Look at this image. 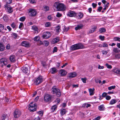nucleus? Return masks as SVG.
Listing matches in <instances>:
<instances>
[{
	"instance_id": "4c0bfd02",
	"label": "nucleus",
	"mask_w": 120,
	"mask_h": 120,
	"mask_svg": "<svg viewBox=\"0 0 120 120\" xmlns=\"http://www.w3.org/2000/svg\"><path fill=\"white\" fill-rule=\"evenodd\" d=\"M44 9L45 11H48L49 10V8L48 6H44Z\"/></svg>"
},
{
	"instance_id": "39448f33",
	"label": "nucleus",
	"mask_w": 120,
	"mask_h": 120,
	"mask_svg": "<svg viewBox=\"0 0 120 120\" xmlns=\"http://www.w3.org/2000/svg\"><path fill=\"white\" fill-rule=\"evenodd\" d=\"M51 36V34L49 32L47 31L43 33L42 37L43 38L48 39Z\"/></svg>"
},
{
	"instance_id": "f257e3e1",
	"label": "nucleus",
	"mask_w": 120,
	"mask_h": 120,
	"mask_svg": "<svg viewBox=\"0 0 120 120\" xmlns=\"http://www.w3.org/2000/svg\"><path fill=\"white\" fill-rule=\"evenodd\" d=\"M53 6L56 9L57 11H63L65 10L66 7L63 4L59 2L55 3Z\"/></svg>"
},
{
	"instance_id": "c03bdc74",
	"label": "nucleus",
	"mask_w": 120,
	"mask_h": 120,
	"mask_svg": "<svg viewBox=\"0 0 120 120\" xmlns=\"http://www.w3.org/2000/svg\"><path fill=\"white\" fill-rule=\"evenodd\" d=\"M81 80L83 83H85L86 82V81L87 80V79L86 78H81Z\"/></svg>"
},
{
	"instance_id": "a211bd4d",
	"label": "nucleus",
	"mask_w": 120,
	"mask_h": 120,
	"mask_svg": "<svg viewBox=\"0 0 120 120\" xmlns=\"http://www.w3.org/2000/svg\"><path fill=\"white\" fill-rule=\"evenodd\" d=\"M58 71L55 68H53L50 69V72L52 74L56 73Z\"/></svg>"
},
{
	"instance_id": "58836bf2",
	"label": "nucleus",
	"mask_w": 120,
	"mask_h": 120,
	"mask_svg": "<svg viewBox=\"0 0 120 120\" xmlns=\"http://www.w3.org/2000/svg\"><path fill=\"white\" fill-rule=\"evenodd\" d=\"M26 19V18L24 16H23L21 17L19 19V20L23 22Z\"/></svg>"
},
{
	"instance_id": "7ed1b4c3",
	"label": "nucleus",
	"mask_w": 120,
	"mask_h": 120,
	"mask_svg": "<svg viewBox=\"0 0 120 120\" xmlns=\"http://www.w3.org/2000/svg\"><path fill=\"white\" fill-rule=\"evenodd\" d=\"M52 92L53 94H56L58 97H59L60 96L61 93L60 90L59 89L57 88L56 86H54L52 88Z\"/></svg>"
},
{
	"instance_id": "f03ea898",
	"label": "nucleus",
	"mask_w": 120,
	"mask_h": 120,
	"mask_svg": "<svg viewBox=\"0 0 120 120\" xmlns=\"http://www.w3.org/2000/svg\"><path fill=\"white\" fill-rule=\"evenodd\" d=\"M85 48L84 46L81 43H78L71 46V47L72 50H74L77 49H81Z\"/></svg>"
},
{
	"instance_id": "49530a36",
	"label": "nucleus",
	"mask_w": 120,
	"mask_h": 120,
	"mask_svg": "<svg viewBox=\"0 0 120 120\" xmlns=\"http://www.w3.org/2000/svg\"><path fill=\"white\" fill-rule=\"evenodd\" d=\"M62 16V15L59 12H57L56 15V16L58 18H60Z\"/></svg>"
},
{
	"instance_id": "09e8293b",
	"label": "nucleus",
	"mask_w": 120,
	"mask_h": 120,
	"mask_svg": "<svg viewBox=\"0 0 120 120\" xmlns=\"http://www.w3.org/2000/svg\"><path fill=\"white\" fill-rule=\"evenodd\" d=\"M69 28H68L66 27V26H64V29H63V30L65 32H67Z\"/></svg>"
},
{
	"instance_id": "5701e85b",
	"label": "nucleus",
	"mask_w": 120,
	"mask_h": 120,
	"mask_svg": "<svg viewBox=\"0 0 120 120\" xmlns=\"http://www.w3.org/2000/svg\"><path fill=\"white\" fill-rule=\"evenodd\" d=\"M7 9L8 12L9 13H11L13 12V10L12 7L10 6H7Z\"/></svg>"
},
{
	"instance_id": "473e14b6",
	"label": "nucleus",
	"mask_w": 120,
	"mask_h": 120,
	"mask_svg": "<svg viewBox=\"0 0 120 120\" xmlns=\"http://www.w3.org/2000/svg\"><path fill=\"white\" fill-rule=\"evenodd\" d=\"M99 31L100 33L105 32L106 31V29L103 28H101L99 29Z\"/></svg>"
},
{
	"instance_id": "aec40b11",
	"label": "nucleus",
	"mask_w": 120,
	"mask_h": 120,
	"mask_svg": "<svg viewBox=\"0 0 120 120\" xmlns=\"http://www.w3.org/2000/svg\"><path fill=\"white\" fill-rule=\"evenodd\" d=\"M52 42L53 43L55 44L57 43L59 41V37H56L52 40Z\"/></svg>"
},
{
	"instance_id": "bf43d9fd",
	"label": "nucleus",
	"mask_w": 120,
	"mask_h": 120,
	"mask_svg": "<svg viewBox=\"0 0 120 120\" xmlns=\"http://www.w3.org/2000/svg\"><path fill=\"white\" fill-rule=\"evenodd\" d=\"M107 94V93L105 92H104L102 94V96L104 97H106Z\"/></svg>"
},
{
	"instance_id": "de8ad7c7",
	"label": "nucleus",
	"mask_w": 120,
	"mask_h": 120,
	"mask_svg": "<svg viewBox=\"0 0 120 120\" xmlns=\"http://www.w3.org/2000/svg\"><path fill=\"white\" fill-rule=\"evenodd\" d=\"M102 9V7L101 6H99L98 7L97 9V11L100 12L101 11V10Z\"/></svg>"
},
{
	"instance_id": "2eb2a0df",
	"label": "nucleus",
	"mask_w": 120,
	"mask_h": 120,
	"mask_svg": "<svg viewBox=\"0 0 120 120\" xmlns=\"http://www.w3.org/2000/svg\"><path fill=\"white\" fill-rule=\"evenodd\" d=\"M83 26V25L82 24L78 25L75 27V29L77 30L82 29Z\"/></svg>"
},
{
	"instance_id": "dca6fc26",
	"label": "nucleus",
	"mask_w": 120,
	"mask_h": 120,
	"mask_svg": "<svg viewBox=\"0 0 120 120\" xmlns=\"http://www.w3.org/2000/svg\"><path fill=\"white\" fill-rule=\"evenodd\" d=\"M112 71L117 74L120 75V69H115L112 70Z\"/></svg>"
},
{
	"instance_id": "b1692460",
	"label": "nucleus",
	"mask_w": 120,
	"mask_h": 120,
	"mask_svg": "<svg viewBox=\"0 0 120 120\" xmlns=\"http://www.w3.org/2000/svg\"><path fill=\"white\" fill-rule=\"evenodd\" d=\"M117 101L115 99L111 100L109 104L110 105H113L116 103Z\"/></svg>"
},
{
	"instance_id": "a878e982",
	"label": "nucleus",
	"mask_w": 120,
	"mask_h": 120,
	"mask_svg": "<svg viewBox=\"0 0 120 120\" xmlns=\"http://www.w3.org/2000/svg\"><path fill=\"white\" fill-rule=\"evenodd\" d=\"M109 4V3H108L106 5H105L103 6V7L104 8H103V10L102 11V13H104V11L107 8H108Z\"/></svg>"
},
{
	"instance_id": "4d7b16f0",
	"label": "nucleus",
	"mask_w": 120,
	"mask_h": 120,
	"mask_svg": "<svg viewBox=\"0 0 120 120\" xmlns=\"http://www.w3.org/2000/svg\"><path fill=\"white\" fill-rule=\"evenodd\" d=\"M106 99L107 100H110L111 98V97L109 96H107L106 97Z\"/></svg>"
},
{
	"instance_id": "864d4df0",
	"label": "nucleus",
	"mask_w": 120,
	"mask_h": 120,
	"mask_svg": "<svg viewBox=\"0 0 120 120\" xmlns=\"http://www.w3.org/2000/svg\"><path fill=\"white\" fill-rule=\"evenodd\" d=\"M32 29L34 30L35 31H37L38 30V29L37 27L36 26H33L32 27Z\"/></svg>"
},
{
	"instance_id": "c9c22d12",
	"label": "nucleus",
	"mask_w": 120,
	"mask_h": 120,
	"mask_svg": "<svg viewBox=\"0 0 120 120\" xmlns=\"http://www.w3.org/2000/svg\"><path fill=\"white\" fill-rule=\"evenodd\" d=\"M51 26L50 23L49 22H46L45 24V26L46 27H50Z\"/></svg>"
},
{
	"instance_id": "bb28decb",
	"label": "nucleus",
	"mask_w": 120,
	"mask_h": 120,
	"mask_svg": "<svg viewBox=\"0 0 120 120\" xmlns=\"http://www.w3.org/2000/svg\"><path fill=\"white\" fill-rule=\"evenodd\" d=\"M83 16V14L81 12H80L78 14V16H77V18L78 19H81L82 18Z\"/></svg>"
},
{
	"instance_id": "37998d69",
	"label": "nucleus",
	"mask_w": 120,
	"mask_h": 120,
	"mask_svg": "<svg viewBox=\"0 0 120 120\" xmlns=\"http://www.w3.org/2000/svg\"><path fill=\"white\" fill-rule=\"evenodd\" d=\"M57 108V106L56 105H55L53 106L51 108V109H53V111H54Z\"/></svg>"
},
{
	"instance_id": "5fc2aeb1",
	"label": "nucleus",
	"mask_w": 120,
	"mask_h": 120,
	"mask_svg": "<svg viewBox=\"0 0 120 120\" xmlns=\"http://www.w3.org/2000/svg\"><path fill=\"white\" fill-rule=\"evenodd\" d=\"M57 48L56 47H54L53 50V52L54 53L55 52H57Z\"/></svg>"
},
{
	"instance_id": "0e129e2a",
	"label": "nucleus",
	"mask_w": 120,
	"mask_h": 120,
	"mask_svg": "<svg viewBox=\"0 0 120 120\" xmlns=\"http://www.w3.org/2000/svg\"><path fill=\"white\" fill-rule=\"evenodd\" d=\"M7 3L8 4H9L12 3V0H6Z\"/></svg>"
},
{
	"instance_id": "c756f323",
	"label": "nucleus",
	"mask_w": 120,
	"mask_h": 120,
	"mask_svg": "<svg viewBox=\"0 0 120 120\" xmlns=\"http://www.w3.org/2000/svg\"><path fill=\"white\" fill-rule=\"evenodd\" d=\"M96 26H94L92 27V29L90 30V31H89L90 33H91L94 32L95 30L96 29Z\"/></svg>"
},
{
	"instance_id": "1a4fd4ad",
	"label": "nucleus",
	"mask_w": 120,
	"mask_h": 120,
	"mask_svg": "<svg viewBox=\"0 0 120 120\" xmlns=\"http://www.w3.org/2000/svg\"><path fill=\"white\" fill-rule=\"evenodd\" d=\"M51 95L49 94H46L44 97V100L45 101H50L51 99Z\"/></svg>"
},
{
	"instance_id": "6e6d98bb",
	"label": "nucleus",
	"mask_w": 120,
	"mask_h": 120,
	"mask_svg": "<svg viewBox=\"0 0 120 120\" xmlns=\"http://www.w3.org/2000/svg\"><path fill=\"white\" fill-rule=\"evenodd\" d=\"M11 27L13 29L16 28V25L14 23H13L12 24H11Z\"/></svg>"
},
{
	"instance_id": "7c9ffc66",
	"label": "nucleus",
	"mask_w": 120,
	"mask_h": 120,
	"mask_svg": "<svg viewBox=\"0 0 120 120\" xmlns=\"http://www.w3.org/2000/svg\"><path fill=\"white\" fill-rule=\"evenodd\" d=\"M115 58L116 59H120V53L116 54L115 55Z\"/></svg>"
},
{
	"instance_id": "f3484780",
	"label": "nucleus",
	"mask_w": 120,
	"mask_h": 120,
	"mask_svg": "<svg viewBox=\"0 0 120 120\" xmlns=\"http://www.w3.org/2000/svg\"><path fill=\"white\" fill-rule=\"evenodd\" d=\"M61 76L65 75L67 74V72L65 70H60L59 71Z\"/></svg>"
},
{
	"instance_id": "cd10ccee",
	"label": "nucleus",
	"mask_w": 120,
	"mask_h": 120,
	"mask_svg": "<svg viewBox=\"0 0 120 120\" xmlns=\"http://www.w3.org/2000/svg\"><path fill=\"white\" fill-rule=\"evenodd\" d=\"M70 77V78L72 77H75L76 75V73H71L69 75Z\"/></svg>"
},
{
	"instance_id": "f704fd0d",
	"label": "nucleus",
	"mask_w": 120,
	"mask_h": 120,
	"mask_svg": "<svg viewBox=\"0 0 120 120\" xmlns=\"http://www.w3.org/2000/svg\"><path fill=\"white\" fill-rule=\"evenodd\" d=\"M56 32H58L60 30V27L59 26H56Z\"/></svg>"
},
{
	"instance_id": "423d86ee",
	"label": "nucleus",
	"mask_w": 120,
	"mask_h": 120,
	"mask_svg": "<svg viewBox=\"0 0 120 120\" xmlns=\"http://www.w3.org/2000/svg\"><path fill=\"white\" fill-rule=\"evenodd\" d=\"M14 117L16 118H17L20 116L21 114V113L20 110L17 109L14 111Z\"/></svg>"
},
{
	"instance_id": "a19ab883",
	"label": "nucleus",
	"mask_w": 120,
	"mask_h": 120,
	"mask_svg": "<svg viewBox=\"0 0 120 120\" xmlns=\"http://www.w3.org/2000/svg\"><path fill=\"white\" fill-rule=\"evenodd\" d=\"M12 36L15 39L16 38L17 36V35L15 33H13L12 34Z\"/></svg>"
},
{
	"instance_id": "4468645a",
	"label": "nucleus",
	"mask_w": 120,
	"mask_h": 120,
	"mask_svg": "<svg viewBox=\"0 0 120 120\" xmlns=\"http://www.w3.org/2000/svg\"><path fill=\"white\" fill-rule=\"evenodd\" d=\"M21 70L23 73L25 74L29 72L28 68L23 67L21 68Z\"/></svg>"
},
{
	"instance_id": "774afa93",
	"label": "nucleus",
	"mask_w": 120,
	"mask_h": 120,
	"mask_svg": "<svg viewBox=\"0 0 120 120\" xmlns=\"http://www.w3.org/2000/svg\"><path fill=\"white\" fill-rule=\"evenodd\" d=\"M100 119V117L98 116L94 119V120H99Z\"/></svg>"
},
{
	"instance_id": "6ab92c4d",
	"label": "nucleus",
	"mask_w": 120,
	"mask_h": 120,
	"mask_svg": "<svg viewBox=\"0 0 120 120\" xmlns=\"http://www.w3.org/2000/svg\"><path fill=\"white\" fill-rule=\"evenodd\" d=\"M89 92L90 93V95H94V91L95 90L94 88L93 89L89 88L88 89Z\"/></svg>"
},
{
	"instance_id": "8fccbe9b",
	"label": "nucleus",
	"mask_w": 120,
	"mask_h": 120,
	"mask_svg": "<svg viewBox=\"0 0 120 120\" xmlns=\"http://www.w3.org/2000/svg\"><path fill=\"white\" fill-rule=\"evenodd\" d=\"M37 113L40 115L41 116H42L43 114V112L42 111H39L37 112Z\"/></svg>"
},
{
	"instance_id": "412c9836",
	"label": "nucleus",
	"mask_w": 120,
	"mask_h": 120,
	"mask_svg": "<svg viewBox=\"0 0 120 120\" xmlns=\"http://www.w3.org/2000/svg\"><path fill=\"white\" fill-rule=\"evenodd\" d=\"M113 51L116 53H119L120 52V49L117 48H113Z\"/></svg>"
},
{
	"instance_id": "69168bd1",
	"label": "nucleus",
	"mask_w": 120,
	"mask_h": 120,
	"mask_svg": "<svg viewBox=\"0 0 120 120\" xmlns=\"http://www.w3.org/2000/svg\"><path fill=\"white\" fill-rule=\"evenodd\" d=\"M23 26V24L22 22H21L20 24V25L19 26V28L20 29L21 28L22 26Z\"/></svg>"
},
{
	"instance_id": "a18cd8bd",
	"label": "nucleus",
	"mask_w": 120,
	"mask_h": 120,
	"mask_svg": "<svg viewBox=\"0 0 120 120\" xmlns=\"http://www.w3.org/2000/svg\"><path fill=\"white\" fill-rule=\"evenodd\" d=\"M6 116L5 114L3 115L1 117L2 120H4L6 118Z\"/></svg>"
},
{
	"instance_id": "338daca9",
	"label": "nucleus",
	"mask_w": 120,
	"mask_h": 120,
	"mask_svg": "<svg viewBox=\"0 0 120 120\" xmlns=\"http://www.w3.org/2000/svg\"><path fill=\"white\" fill-rule=\"evenodd\" d=\"M40 118L39 116H38L37 117L35 118L34 120H40Z\"/></svg>"
},
{
	"instance_id": "c85d7f7f",
	"label": "nucleus",
	"mask_w": 120,
	"mask_h": 120,
	"mask_svg": "<svg viewBox=\"0 0 120 120\" xmlns=\"http://www.w3.org/2000/svg\"><path fill=\"white\" fill-rule=\"evenodd\" d=\"M4 29V25L0 24V32H2V30H3Z\"/></svg>"
},
{
	"instance_id": "9d476101",
	"label": "nucleus",
	"mask_w": 120,
	"mask_h": 120,
	"mask_svg": "<svg viewBox=\"0 0 120 120\" xmlns=\"http://www.w3.org/2000/svg\"><path fill=\"white\" fill-rule=\"evenodd\" d=\"M9 60L10 62L12 63H14L16 61V57L14 55H11L9 57Z\"/></svg>"
},
{
	"instance_id": "ea45409f",
	"label": "nucleus",
	"mask_w": 120,
	"mask_h": 120,
	"mask_svg": "<svg viewBox=\"0 0 120 120\" xmlns=\"http://www.w3.org/2000/svg\"><path fill=\"white\" fill-rule=\"evenodd\" d=\"M49 42L47 41H44L43 44L45 46H47L49 45Z\"/></svg>"
},
{
	"instance_id": "3c124183",
	"label": "nucleus",
	"mask_w": 120,
	"mask_h": 120,
	"mask_svg": "<svg viewBox=\"0 0 120 120\" xmlns=\"http://www.w3.org/2000/svg\"><path fill=\"white\" fill-rule=\"evenodd\" d=\"M41 64L43 65L44 67H45L46 66V63L45 62L43 61H41Z\"/></svg>"
},
{
	"instance_id": "6e6552de",
	"label": "nucleus",
	"mask_w": 120,
	"mask_h": 120,
	"mask_svg": "<svg viewBox=\"0 0 120 120\" xmlns=\"http://www.w3.org/2000/svg\"><path fill=\"white\" fill-rule=\"evenodd\" d=\"M34 81L36 85H38L41 83L43 81V79L42 77L41 76H39Z\"/></svg>"
},
{
	"instance_id": "20e7f679",
	"label": "nucleus",
	"mask_w": 120,
	"mask_h": 120,
	"mask_svg": "<svg viewBox=\"0 0 120 120\" xmlns=\"http://www.w3.org/2000/svg\"><path fill=\"white\" fill-rule=\"evenodd\" d=\"M33 102L30 103L29 106V109L31 112H34L36 110L37 105L36 104H33Z\"/></svg>"
},
{
	"instance_id": "4be33fe9",
	"label": "nucleus",
	"mask_w": 120,
	"mask_h": 120,
	"mask_svg": "<svg viewBox=\"0 0 120 120\" xmlns=\"http://www.w3.org/2000/svg\"><path fill=\"white\" fill-rule=\"evenodd\" d=\"M4 45L2 43L0 42V51H3L5 49Z\"/></svg>"
},
{
	"instance_id": "603ef678",
	"label": "nucleus",
	"mask_w": 120,
	"mask_h": 120,
	"mask_svg": "<svg viewBox=\"0 0 120 120\" xmlns=\"http://www.w3.org/2000/svg\"><path fill=\"white\" fill-rule=\"evenodd\" d=\"M99 38L102 41L104 40L105 37L104 36L102 35H100L99 36Z\"/></svg>"
},
{
	"instance_id": "13d9d810",
	"label": "nucleus",
	"mask_w": 120,
	"mask_h": 120,
	"mask_svg": "<svg viewBox=\"0 0 120 120\" xmlns=\"http://www.w3.org/2000/svg\"><path fill=\"white\" fill-rule=\"evenodd\" d=\"M97 5V4H95L94 3H93L92 4V5L93 7L94 8H95L96 7Z\"/></svg>"
},
{
	"instance_id": "79ce46f5",
	"label": "nucleus",
	"mask_w": 120,
	"mask_h": 120,
	"mask_svg": "<svg viewBox=\"0 0 120 120\" xmlns=\"http://www.w3.org/2000/svg\"><path fill=\"white\" fill-rule=\"evenodd\" d=\"M106 66L108 68L111 69L112 68V67L111 65H109L108 64H105Z\"/></svg>"
},
{
	"instance_id": "72a5a7b5",
	"label": "nucleus",
	"mask_w": 120,
	"mask_h": 120,
	"mask_svg": "<svg viewBox=\"0 0 120 120\" xmlns=\"http://www.w3.org/2000/svg\"><path fill=\"white\" fill-rule=\"evenodd\" d=\"M40 39V37L39 36H37L34 38V41H39Z\"/></svg>"
},
{
	"instance_id": "9b49d317",
	"label": "nucleus",
	"mask_w": 120,
	"mask_h": 120,
	"mask_svg": "<svg viewBox=\"0 0 120 120\" xmlns=\"http://www.w3.org/2000/svg\"><path fill=\"white\" fill-rule=\"evenodd\" d=\"M22 45L25 47H28L30 46V45L29 42L26 41H23L21 43Z\"/></svg>"
},
{
	"instance_id": "e2e57ef3",
	"label": "nucleus",
	"mask_w": 120,
	"mask_h": 120,
	"mask_svg": "<svg viewBox=\"0 0 120 120\" xmlns=\"http://www.w3.org/2000/svg\"><path fill=\"white\" fill-rule=\"evenodd\" d=\"M119 38L117 37H115L114 38V40L115 41H118Z\"/></svg>"
},
{
	"instance_id": "680f3d73",
	"label": "nucleus",
	"mask_w": 120,
	"mask_h": 120,
	"mask_svg": "<svg viewBox=\"0 0 120 120\" xmlns=\"http://www.w3.org/2000/svg\"><path fill=\"white\" fill-rule=\"evenodd\" d=\"M30 2L32 4H34L36 2V0H29Z\"/></svg>"
},
{
	"instance_id": "f8f14e48",
	"label": "nucleus",
	"mask_w": 120,
	"mask_h": 120,
	"mask_svg": "<svg viewBox=\"0 0 120 120\" xmlns=\"http://www.w3.org/2000/svg\"><path fill=\"white\" fill-rule=\"evenodd\" d=\"M0 64H2V66L6 65L7 64L6 59L5 58H1L0 60Z\"/></svg>"
},
{
	"instance_id": "ddd939ff",
	"label": "nucleus",
	"mask_w": 120,
	"mask_h": 120,
	"mask_svg": "<svg viewBox=\"0 0 120 120\" xmlns=\"http://www.w3.org/2000/svg\"><path fill=\"white\" fill-rule=\"evenodd\" d=\"M76 15V13L75 12L73 11H69L67 14V15L70 17H75Z\"/></svg>"
},
{
	"instance_id": "0eeeda50",
	"label": "nucleus",
	"mask_w": 120,
	"mask_h": 120,
	"mask_svg": "<svg viewBox=\"0 0 120 120\" xmlns=\"http://www.w3.org/2000/svg\"><path fill=\"white\" fill-rule=\"evenodd\" d=\"M29 15L32 16H35L37 13L36 10L34 9H30L29 10Z\"/></svg>"
},
{
	"instance_id": "052dcab7",
	"label": "nucleus",
	"mask_w": 120,
	"mask_h": 120,
	"mask_svg": "<svg viewBox=\"0 0 120 120\" xmlns=\"http://www.w3.org/2000/svg\"><path fill=\"white\" fill-rule=\"evenodd\" d=\"M102 54L103 55H106L108 53L106 51H104V50H102Z\"/></svg>"
},
{
	"instance_id": "2f4dec72",
	"label": "nucleus",
	"mask_w": 120,
	"mask_h": 120,
	"mask_svg": "<svg viewBox=\"0 0 120 120\" xmlns=\"http://www.w3.org/2000/svg\"><path fill=\"white\" fill-rule=\"evenodd\" d=\"M61 111L60 113L62 116L64 115L66 113V110L64 109H61Z\"/></svg>"
},
{
	"instance_id": "e433bc0d",
	"label": "nucleus",
	"mask_w": 120,
	"mask_h": 120,
	"mask_svg": "<svg viewBox=\"0 0 120 120\" xmlns=\"http://www.w3.org/2000/svg\"><path fill=\"white\" fill-rule=\"evenodd\" d=\"M116 87L115 86H112L110 87H109L108 88V89L109 90H111L112 89H114Z\"/></svg>"
},
{
	"instance_id": "393cba45",
	"label": "nucleus",
	"mask_w": 120,
	"mask_h": 120,
	"mask_svg": "<svg viewBox=\"0 0 120 120\" xmlns=\"http://www.w3.org/2000/svg\"><path fill=\"white\" fill-rule=\"evenodd\" d=\"M98 109L100 111H103L105 110V108L103 105H101L99 106Z\"/></svg>"
}]
</instances>
